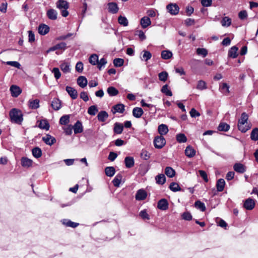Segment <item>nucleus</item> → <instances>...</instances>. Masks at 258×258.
Instances as JSON below:
<instances>
[{
  "instance_id": "f257e3e1",
  "label": "nucleus",
  "mask_w": 258,
  "mask_h": 258,
  "mask_svg": "<svg viewBox=\"0 0 258 258\" xmlns=\"http://www.w3.org/2000/svg\"><path fill=\"white\" fill-rule=\"evenodd\" d=\"M248 115L245 112H243L240 118L238 120V128L239 131L242 133H245L250 128V126L248 124Z\"/></svg>"
},
{
  "instance_id": "f03ea898",
  "label": "nucleus",
  "mask_w": 258,
  "mask_h": 258,
  "mask_svg": "<svg viewBox=\"0 0 258 258\" xmlns=\"http://www.w3.org/2000/svg\"><path fill=\"white\" fill-rule=\"evenodd\" d=\"M10 116L12 122L19 124H21L23 120L22 112L16 108H13L10 111Z\"/></svg>"
},
{
  "instance_id": "7ed1b4c3",
  "label": "nucleus",
  "mask_w": 258,
  "mask_h": 258,
  "mask_svg": "<svg viewBox=\"0 0 258 258\" xmlns=\"http://www.w3.org/2000/svg\"><path fill=\"white\" fill-rule=\"evenodd\" d=\"M153 142L154 147L157 149H161L166 144L165 139L162 136L156 137Z\"/></svg>"
},
{
  "instance_id": "20e7f679",
  "label": "nucleus",
  "mask_w": 258,
  "mask_h": 258,
  "mask_svg": "<svg viewBox=\"0 0 258 258\" xmlns=\"http://www.w3.org/2000/svg\"><path fill=\"white\" fill-rule=\"evenodd\" d=\"M167 11L172 15H176L179 11V8L176 4L171 3L166 6Z\"/></svg>"
},
{
  "instance_id": "39448f33",
  "label": "nucleus",
  "mask_w": 258,
  "mask_h": 258,
  "mask_svg": "<svg viewBox=\"0 0 258 258\" xmlns=\"http://www.w3.org/2000/svg\"><path fill=\"white\" fill-rule=\"evenodd\" d=\"M11 95L14 97H17L22 92L21 89L18 86L13 85L10 88Z\"/></svg>"
},
{
  "instance_id": "423d86ee",
  "label": "nucleus",
  "mask_w": 258,
  "mask_h": 258,
  "mask_svg": "<svg viewBox=\"0 0 258 258\" xmlns=\"http://www.w3.org/2000/svg\"><path fill=\"white\" fill-rule=\"evenodd\" d=\"M147 196V192L143 189L138 190L136 195V199L138 201L145 200Z\"/></svg>"
},
{
  "instance_id": "0eeeda50",
  "label": "nucleus",
  "mask_w": 258,
  "mask_h": 258,
  "mask_svg": "<svg viewBox=\"0 0 258 258\" xmlns=\"http://www.w3.org/2000/svg\"><path fill=\"white\" fill-rule=\"evenodd\" d=\"M243 206L246 210H251L255 206V202L252 199L248 198L245 200Z\"/></svg>"
},
{
  "instance_id": "6e6552de",
  "label": "nucleus",
  "mask_w": 258,
  "mask_h": 258,
  "mask_svg": "<svg viewBox=\"0 0 258 258\" xmlns=\"http://www.w3.org/2000/svg\"><path fill=\"white\" fill-rule=\"evenodd\" d=\"M51 106L55 111L59 110L61 107V101L58 98H54L51 101Z\"/></svg>"
},
{
  "instance_id": "1a4fd4ad",
  "label": "nucleus",
  "mask_w": 258,
  "mask_h": 258,
  "mask_svg": "<svg viewBox=\"0 0 258 258\" xmlns=\"http://www.w3.org/2000/svg\"><path fill=\"white\" fill-rule=\"evenodd\" d=\"M21 165L24 168H29L32 166V160L27 157H23L21 159Z\"/></svg>"
},
{
  "instance_id": "9d476101",
  "label": "nucleus",
  "mask_w": 258,
  "mask_h": 258,
  "mask_svg": "<svg viewBox=\"0 0 258 258\" xmlns=\"http://www.w3.org/2000/svg\"><path fill=\"white\" fill-rule=\"evenodd\" d=\"M124 107V105L121 103L114 105L112 107L113 109L112 110L113 114H115L117 112L122 113L125 110Z\"/></svg>"
},
{
  "instance_id": "9b49d317",
  "label": "nucleus",
  "mask_w": 258,
  "mask_h": 258,
  "mask_svg": "<svg viewBox=\"0 0 258 258\" xmlns=\"http://www.w3.org/2000/svg\"><path fill=\"white\" fill-rule=\"evenodd\" d=\"M157 207L161 210H166L168 208V203L166 199H162L158 202Z\"/></svg>"
},
{
  "instance_id": "f8f14e48",
  "label": "nucleus",
  "mask_w": 258,
  "mask_h": 258,
  "mask_svg": "<svg viewBox=\"0 0 258 258\" xmlns=\"http://www.w3.org/2000/svg\"><path fill=\"white\" fill-rule=\"evenodd\" d=\"M72 127L75 134L81 133L83 131L82 123L79 120H78Z\"/></svg>"
},
{
  "instance_id": "ddd939ff",
  "label": "nucleus",
  "mask_w": 258,
  "mask_h": 258,
  "mask_svg": "<svg viewBox=\"0 0 258 258\" xmlns=\"http://www.w3.org/2000/svg\"><path fill=\"white\" fill-rule=\"evenodd\" d=\"M140 24L143 28H146L151 24V20L148 17H143L140 20Z\"/></svg>"
},
{
  "instance_id": "4468645a",
  "label": "nucleus",
  "mask_w": 258,
  "mask_h": 258,
  "mask_svg": "<svg viewBox=\"0 0 258 258\" xmlns=\"http://www.w3.org/2000/svg\"><path fill=\"white\" fill-rule=\"evenodd\" d=\"M108 12L112 14H116L118 12L119 8L116 3L111 2L108 4Z\"/></svg>"
},
{
  "instance_id": "2eb2a0df",
  "label": "nucleus",
  "mask_w": 258,
  "mask_h": 258,
  "mask_svg": "<svg viewBox=\"0 0 258 258\" xmlns=\"http://www.w3.org/2000/svg\"><path fill=\"white\" fill-rule=\"evenodd\" d=\"M66 90L73 99H75L77 98V91L74 88L70 86H67Z\"/></svg>"
},
{
  "instance_id": "dca6fc26",
  "label": "nucleus",
  "mask_w": 258,
  "mask_h": 258,
  "mask_svg": "<svg viewBox=\"0 0 258 258\" xmlns=\"http://www.w3.org/2000/svg\"><path fill=\"white\" fill-rule=\"evenodd\" d=\"M38 30L40 34L44 35L49 32V27L45 24H41L39 26Z\"/></svg>"
},
{
  "instance_id": "f3484780",
  "label": "nucleus",
  "mask_w": 258,
  "mask_h": 258,
  "mask_svg": "<svg viewBox=\"0 0 258 258\" xmlns=\"http://www.w3.org/2000/svg\"><path fill=\"white\" fill-rule=\"evenodd\" d=\"M62 224L67 227H70L72 228H76L79 225V223L72 221L69 219H62L61 221Z\"/></svg>"
},
{
  "instance_id": "a211bd4d",
  "label": "nucleus",
  "mask_w": 258,
  "mask_h": 258,
  "mask_svg": "<svg viewBox=\"0 0 258 258\" xmlns=\"http://www.w3.org/2000/svg\"><path fill=\"white\" fill-rule=\"evenodd\" d=\"M42 140L45 144L50 146L53 145L56 141V140L54 137L49 135H47L43 137Z\"/></svg>"
},
{
  "instance_id": "6ab92c4d",
  "label": "nucleus",
  "mask_w": 258,
  "mask_h": 258,
  "mask_svg": "<svg viewBox=\"0 0 258 258\" xmlns=\"http://www.w3.org/2000/svg\"><path fill=\"white\" fill-rule=\"evenodd\" d=\"M78 85L81 88L85 87L88 83L86 78L84 76H80L77 81Z\"/></svg>"
},
{
  "instance_id": "aec40b11",
  "label": "nucleus",
  "mask_w": 258,
  "mask_h": 258,
  "mask_svg": "<svg viewBox=\"0 0 258 258\" xmlns=\"http://www.w3.org/2000/svg\"><path fill=\"white\" fill-rule=\"evenodd\" d=\"M48 18L52 20H55L57 19V13L56 10L51 9L47 11L46 13Z\"/></svg>"
},
{
  "instance_id": "412c9836",
  "label": "nucleus",
  "mask_w": 258,
  "mask_h": 258,
  "mask_svg": "<svg viewBox=\"0 0 258 258\" xmlns=\"http://www.w3.org/2000/svg\"><path fill=\"white\" fill-rule=\"evenodd\" d=\"M158 131L160 136H163L168 132V128L166 124H161L158 126Z\"/></svg>"
},
{
  "instance_id": "4be33fe9",
  "label": "nucleus",
  "mask_w": 258,
  "mask_h": 258,
  "mask_svg": "<svg viewBox=\"0 0 258 258\" xmlns=\"http://www.w3.org/2000/svg\"><path fill=\"white\" fill-rule=\"evenodd\" d=\"M124 163L126 168L133 167L135 164L134 158L130 156L126 157L124 159Z\"/></svg>"
},
{
  "instance_id": "5701e85b",
  "label": "nucleus",
  "mask_w": 258,
  "mask_h": 258,
  "mask_svg": "<svg viewBox=\"0 0 258 258\" xmlns=\"http://www.w3.org/2000/svg\"><path fill=\"white\" fill-rule=\"evenodd\" d=\"M185 154L188 157L191 158L195 155L196 151L192 147L188 146L185 150Z\"/></svg>"
},
{
  "instance_id": "b1692460",
  "label": "nucleus",
  "mask_w": 258,
  "mask_h": 258,
  "mask_svg": "<svg viewBox=\"0 0 258 258\" xmlns=\"http://www.w3.org/2000/svg\"><path fill=\"white\" fill-rule=\"evenodd\" d=\"M56 7L59 10L69 8L68 3L64 0H59L56 3Z\"/></svg>"
},
{
  "instance_id": "393cba45",
  "label": "nucleus",
  "mask_w": 258,
  "mask_h": 258,
  "mask_svg": "<svg viewBox=\"0 0 258 258\" xmlns=\"http://www.w3.org/2000/svg\"><path fill=\"white\" fill-rule=\"evenodd\" d=\"M123 126L122 123L115 122L114 124L113 131L115 134H121L123 131Z\"/></svg>"
},
{
  "instance_id": "a878e982",
  "label": "nucleus",
  "mask_w": 258,
  "mask_h": 258,
  "mask_svg": "<svg viewBox=\"0 0 258 258\" xmlns=\"http://www.w3.org/2000/svg\"><path fill=\"white\" fill-rule=\"evenodd\" d=\"M142 56L140 58L142 60L147 61L151 59L152 57V54L150 52L147 50H143L142 52Z\"/></svg>"
},
{
  "instance_id": "bb28decb",
  "label": "nucleus",
  "mask_w": 258,
  "mask_h": 258,
  "mask_svg": "<svg viewBox=\"0 0 258 258\" xmlns=\"http://www.w3.org/2000/svg\"><path fill=\"white\" fill-rule=\"evenodd\" d=\"M238 48L236 46H232L228 51V56L233 58L237 56V50Z\"/></svg>"
},
{
  "instance_id": "cd10ccee",
  "label": "nucleus",
  "mask_w": 258,
  "mask_h": 258,
  "mask_svg": "<svg viewBox=\"0 0 258 258\" xmlns=\"http://www.w3.org/2000/svg\"><path fill=\"white\" fill-rule=\"evenodd\" d=\"M29 106L31 109H36L39 107V100L37 99L30 100L29 101Z\"/></svg>"
},
{
  "instance_id": "c85d7f7f",
  "label": "nucleus",
  "mask_w": 258,
  "mask_h": 258,
  "mask_svg": "<svg viewBox=\"0 0 258 258\" xmlns=\"http://www.w3.org/2000/svg\"><path fill=\"white\" fill-rule=\"evenodd\" d=\"M234 170L240 173H242L245 172V169L244 166L241 163H236L233 166Z\"/></svg>"
},
{
  "instance_id": "c756f323",
  "label": "nucleus",
  "mask_w": 258,
  "mask_h": 258,
  "mask_svg": "<svg viewBox=\"0 0 258 258\" xmlns=\"http://www.w3.org/2000/svg\"><path fill=\"white\" fill-rule=\"evenodd\" d=\"M143 114V110L140 107H135L133 110V115L136 118H140Z\"/></svg>"
},
{
  "instance_id": "7c9ffc66",
  "label": "nucleus",
  "mask_w": 258,
  "mask_h": 258,
  "mask_svg": "<svg viewBox=\"0 0 258 258\" xmlns=\"http://www.w3.org/2000/svg\"><path fill=\"white\" fill-rule=\"evenodd\" d=\"M225 184V180L222 179H219L218 180L216 183V187L218 191H222L224 190Z\"/></svg>"
},
{
  "instance_id": "2f4dec72",
  "label": "nucleus",
  "mask_w": 258,
  "mask_h": 258,
  "mask_svg": "<svg viewBox=\"0 0 258 258\" xmlns=\"http://www.w3.org/2000/svg\"><path fill=\"white\" fill-rule=\"evenodd\" d=\"M108 117V114L105 111H101L97 115V118L99 121L104 122Z\"/></svg>"
},
{
  "instance_id": "473e14b6",
  "label": "nucleus",
  "mask_w": 258,
  "mask_h": 258,
  "mask_svg": "<svg viewBox=\"0 0 258 258\" xmlns=\"http://www.w3.org/2000/svg\"><path fill=\"white\" fill-rule=\"evenodd\" d=\"M60 68L61 71L64 73H68L71 71L70 65L68 62H62L60 65Z\"/></svg>"
},
{
  "instance_id": "72a5a7b5",
  "label": "nucleus",
  "mask_w": 258,
  "mask_h": 258,
  "mask_svg": "<svg viewBox=\"0 0 258 258\" xmlns=\"http://www.w3.org/2000/svg\"><path fill=\"white\" fill-rule=\"evenodd\" d=\"M39 127L41 129L45 130L48 131L49 128V124L46 120H41L39 121L38 124Z\"/></svg>"
},
{
  "instance_id": "f704fd0d",
  "label": "nucleus",
  "mask_w": 258,
  "mask_h": 258,
  "mask_svg": "<svg viewBox=\"0 0 258 258\" xmlns=\"http://www.w3.org/2000/svg\"><path fill=\"white\" fill-rule=\"evenodd\" d=\"M107 92L110 96H115L118 94V91L114 87H109L107 89Z\"/></svg>"
},
{
  "instance_id": "c9c22d12",
  "label": "nucleus",
  "mask_w": 258,
  "mask_h": 258,
  "mask_svg": "<svg viewBox=\"0 0 258 258\" xmlns=\"http://www.w3.org/2000/svg\"><path fill=\"white\" fill-rule=\"evenodd\" d=\"M33 156L36 158H39L42 156V151L40 148L35 147L32 150Z\"/></svg>"
},
{
  "instance_id": "e433bc0d",
  "label": "nucleus",
  "mask_w": 258,
  "mask_h": 258,
  "mask_svg": "<svg viewBox=\"0 0 258 258\" xmlns=\"http://www.w3.org/2000/svg\"><path fill=\"white\" fill-rule=\"evenodd\" d=\"M105 172L107 176L112 177L114 175L115 170L113 167H107L105 169Z\"/></svg>"
},
{
  "instance_id": "4c0bfd02",
  "label": "nucleus",
  "mask_w": 258,
  "mask_h": 258,
  "mask_svg": "<svg viewBox=\"0 0 258 258\" xmlns=\"http://www.w3.org/2000/svg\"><path fill=\"white\" fill-rule=\"evenodd\" d=\"M161 91L162 93L165 94L166 96H171L172 93L169 89L168 85H164L161 88Z\"/></svg>"
},
{
  "instance_id": "58836bf2",
  "label": "nucleus",
  "mask_w": 258,
  "mask_h": 258,
  "mask_svg": "<svg viewBox=\"0 0 258 258\" xmlns=\"http://www.w3.org/2000/svg\"><path fill=\"white\" fill-rule=\"evenodd\" d=\"M121 179L122 176L120 174L116 175L112 180V183L114 186L115 187H119L121 183Z\"/></svg>"
},
{
  "instance_id": "ea45409f",
  "label": "nucleus",
  "mask_w": 258,
  "mask_h": 258,
  "mask_svg": "<svg viewBox=\"0 0 258 258\" xmlns=\"http://www.w3.org/2000/svg\"><path fill=\"white\" fill-rule=\"evenodd\" d=\"M172 56V53L169 50H163L161 52V57L164 59H168Z\"/></svg>"
},
{
  "instance_id": "a19ab883",
  "label": "nucleus",
  "mask_w": 258,
  "mask_h": 258,
  "mask_svg": "<svg viewBox=\"0 0 258 258\" xmlns=\"http://www.w3.org/2000/svg\"><path fill=\"white\" fill-rule=\"evenodd\" d=\"M176 140L178 143H183L187 141V138L183 134H178L176 137Z\"/></svg>"
},
{
  "instance_id": "79ce46f5",
  "label": "nucleus",
  "mask_w": 258,
  "mask_h": 258,
  "mask_svg": "<svg viewBox=\"0 0 258 258\" xmlns=\"http://www.w3.org/2000/svg\"><path fill=\"white\" fill-rule=\"evenodd\" d=\"M165 173L169 177H173L175 174L174 170L170 167H167L165 169Z\"/></svg>"
},
{
  "instance_id": "37998d69",
  "label": "nucleus",
  "mask_w": 258,
  "mask_h": 258,
  "mask_svg": "<svg viewBox=\"0 0 258 258\" xmlns=\"http://www.w3.org/2000/svg\"><path fill=\"white\" fill-rule=\"evenodd\" d=\"M98 56L96 54H92L89 58V61L92 65H96L98 63Z\"/></svg>"
},
{
  "instance_id": "c03bdc74",
  "label": "nucleus",
  "mask_w": 258,
  "mask_h": 258,
  "mask_svg": "<svg viewBox=\"0 0 258 258\" xmlns=\"http://www.w3.org/2000/svg\"><path fill=\"white\" fill-rule=\"evenodd\" d=\"M156 180L158 184H163L166 181V178L164 174H159L156 177Z\"/></svg>"
},
{
  "instance_id": "a18cd8bd",
  "label": "nucleus",
  "mask_w": 258,
  "mask_h": 258,
  "mask_svg": "<svg viewBox=\"0 0 258 258\" xmlns=\"http://www.w3.org/2000/svg\"><path fill=\"white\" fill-rule=\"evenodd\" d=\"M230 126L225 122L220 123L218 127L220 131L227 132L229 130Z\"/></svg>"
},
{
  "instance_id": "49530a36",
  "label": "nucleus",
  "mask_w": 258,
  "mask_h": 258,
  "mask_svg": "<svg viewBox=\"0 0 258 258\" xmlns=\"http://www.w3.org/2000/svg\"><path fill=\"white\" fill-rule=\"evenodd\" d=\"M118 22L121 25H122L123 26H127L128 24V22L127 18L122 16H120L118 17Z\"/></svg>"
},
{
  "instance_id": "de8ad7c7",
  "label": "nucleus",
  "mask_w": 258,
  "mask_h": 258,
  "mask_svg": "<svg viewBox=\"0 0 258 258\" xmlns=\"http://www.w3.org/2000/svg\"><path fill=\"white\" fill-rule=\"evenodd\" d=\"M195 207L200 209L201 211L204 212L206 210V206L204 203L200 201H197L195 203Z\"/></svg>"
},
{
  "instance_id": "09e8293b",
  "label": "nucleus",
  "mask_w": 258,
  "mask_h": 258,
  "mask_svg": "<svg viewBox=\"0 0 258 258\" xmlns=\"http://www.w3.org/2000/svg\"><path fill=\"white\" fill-rule=\"evenodd\" d=\"M159 79L162 82H166L168 77V74L165 71L162 72L158 74Z\"/></svg>"
},
{
  "instance_id": "8fccbe9b",
  "label": "nucleus",
  "mask_w": 258,
  "mask_h": 258,
  "mask_svg": "<svg viewBox=\"0 0 258 258\" xmlns=\"http://www.w3.org/2000/svg\"><path fill=\"white\" fill-rule=\"evenodd\" d=\"M70 121V116L69 115L62 116L59 119V123L62 125H66Z\"/></svg>"
},
{
  "instance_id": "3c124183",
  "label": "nucleus",
  "mask_w": 258,
  "mask_h": 258,
  "mask_svg": "<svg viewBox=\"0 0 258 258\" xmlns=\"http://www.w3.org/2000/svg\"><path fill=\"white\" fill-rule=\"evenodd\" d=\"M169 188L171 190L174 192L181 190V188L180 187L179 184L176 182L171 183Z\"/></svg>"
},
{
  "instance_id": "603ef678",
  "label": "nucleus",
  "mask_w": 258,
  "mask_h": 258,
  "mask_svg": "<svg viewBox=\"0 0 258 258\" xmlns=\"http://www.w3.org/2000/svg\"><path fill=\"white\" fill-rule=\"evenodd\" d=\"M231 19L227 17H224L221 21L222 25L224 27H228L231 25Z\"/></svg>"
},
{
  "instance_id": "864d4df0",
  "label": "nucleus",
  "mask_w": 258,
  "mask_h": 258,
  "mask_svg": "<svg viewBox=\"0 0 258 258\" xmlns=\"http://www.w3.org/2000/svg\"><path fill=\"white\" fill-rule=\"evenodd\" d=\"M98 111L97 107L95 105L91 106L88 109V113L91 115H95Z\"/></svg>"
},
{
  "instance_id": "5fc2aeb1",
  "label": "nucleus",
  "mask_w": 258,
  "mask_h": 258,
  "mask_svg": "<svg viewBox=\"0 0 258 258\" xmlns=\"http://www.w3.org/2000/svg\"><path fill=\"white\" fill-rule=\"evenodd\" d=\"M250 138L252 140L257 141L258 140V128H254L252 130L251 135Z\"/></svg>"
},
{
  "instance_id": "6e6d98bb",
  "label": "nucleus",
  "mask_w": 258,
  "mask_h": 258,
  "mask_svg": "<svg viewBox=\"0 0 258 258\" xmlns=\"http://www.w3.org/2000/svg\"><path fill=\"white\" fill-rule=\"evenodd\" d=\"M151 156L150 153L147 150H142L141 153V157L142 159L145 160H148Z\"/></svg>"
},
{
  "instance_id": "4d7b16f0",
  "label": "nucleus",
  "mask_w": 258,
  "mask_h": 258,
  "mask_svg": "<svg viewBox=\"0 0 258 258\" xmlns=\"http://www.w3.org/2000/svg\"><path fill=\"white\" fill-rule=\"evenodd\" d=\"M219 89L223 93H228L229 92V86L226 83H222Z\"/></svg>"
},
{
  "instance_id": "13d9d810",
  "label": "nucleus",
  "mask_w": 258,
  "mask_h": 258,
  "mask_svg": "<svg viewBox=\"0 0 258 258\" xmlns=\"http://www.w3.org/2000/svg\"><path fill=\"white\" fill-rule=\"evenodd\" d=\"M124 63V60L122 58H116L113 60V64L116 67H121Z\"/></svg>"
},
{
  "instance_id": "bf43d9fd",
  "label": "nucleus",
  "mask_w": 258,
  "mask_h": 258,
  "mask_svg": "<svg viewBox=\"0 0 258 258\" xmlns=\"http://www.w3.org/2000/svg\"><path fill=\"white\" fill-rule=\"evenodd\" d=\"M207 88L206 83L205 81L200 80L198 82L197 86V89L203 90L204 89H206Z\"/></svg>"
},
{
  "instance_id": "052dcab7",
  "label": "nucleus",
  "mask_w": 258,
  "mask_h": 258,
  "mask_svg": "<svg viewBox=\"0 0 258 258\" xmlns=\"http://www.w3.org/2000/svg\"><path fill=\"white\" fill-rule=\"evenodd\" d=\"M52 73H53L54 76L56 80H58L61 77V73L57 68H54L52 70Z\"/></svg>"
},
{
  "instance_id": "680f3d73",
  "label": "nucleus",
  "mask_w": 258,
  "mask_h": 258,
  "mask_svg": "<svg viewBox=\"0 0 258 258\" xmlns=\"http://www.w3.org/2000/svg\"><path fill=\"white\" fill-rule=\"evenodd\" d=\"M197 53L198 55L205 57L208 54V51L205 48H198L197 49Z\"/></svg>"
},
{
  "instance_id": "e2e57ef3",
  "label": "nucleus",
  "mask_w": 258,
  "mask_h": 258,
  "mask_svg": "<svg viewBox=\"0 0 258 258\" xmlns=\"http://www.w3.org/2000/svg\"><path fill=\"white\" fill-rule=\"evenodd\" d=\"M107 63V61L104 58H102L100 60H98L97 63L98 68L100 70L102 67H104Z\"/></svg>"
},
{
  "instance_id": "0e129e2a",
  "label": "nucleus",
  "mask_w": 258,
  "mask_h": 258,
  "mask_svg": "<svg viewBox=\"0 0 258 258\" xmlns=\"http://www.w3.org/2000/svg\"><path fill=\"white\" fill-rule=\"evenodd\" d=\"M136 35H138L140 39L143 41L146 39V36L142 30H138L136 32Z\"/></svg>"
},
{
  "instance_id": "69168bd1",
  "label": "nucleus",
  "mask_w": 258,
  "mask_h": 258,
  "mask_svg": "<svg viewBox=\"0 0 258 258\" xmlns=\"http://www.w3.org/2000/svg\"><path fill=\"white\" fill-rule=\"evenodd\" d=\"M56 49H60L64 51L67 48V44L65 42H60L55 45Z\"/></svg>"
},
{
  "instance_id": "338daca9",
  "label": "nucleus",
  "mask_w": 258,
  "mask_h": 258,
  "mask_svg": "<svg viewBox=\"0 0 258 258\" xmlns=\"http://www.w3.org/2000/svg\"><path fill=\"white\" fill-rule=\"evenodd\" d=\"M76 70L79 73L82 72L83 70V63L82 62H78L76 65Z\"/></svg>"
},
{
  "instance_id": "774afa93",
  "label": "nucleus",
  "mask_w": 258,
  "mask_h": 258,
  "mask_svg": "<svg viewBox=\"0 0 258 258\" xmlns=\"http://www.w3.org/2000/svg\"><path fill=\"white\" fill-rule=\"evenodd\" d=\"M182 217L185 220H191L192 219V216L189 212H184L182 215Z\"/></svg>"
}]
</instances>
